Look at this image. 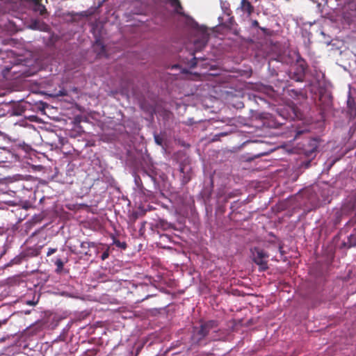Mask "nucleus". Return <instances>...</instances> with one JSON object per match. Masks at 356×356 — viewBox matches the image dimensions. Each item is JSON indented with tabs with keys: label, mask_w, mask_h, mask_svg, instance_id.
<instances>
[{
	"label": "nucleus",
	"mask_w": 356,
	"mask_h": 356,
	"mask_svg": "<svg viewBox=\"0 0 356 356\" xmlns=\"http://www.w3.org/2000/svg\"><path fill=\"white\" fill-rule=\"evenodd\" d=\"M217 326L218 324L216 321H209L202 323L199 328H195L192 337L193 341L199 343L207 336L211 330L217 327Z\"/></svg>",
	"instance_id": "obj_1"
},
{
	"label": "nucleus",
	"mask_w": 356,
	"mask_h": 356,
	"mask_svg": "<svg viewBox=\"0 0 356 356\" xmlns=\"http://www.w3.org/2000/svg\"><path fill=\"white\" fill-rule=\"evenodd\" d=\"M269 255L262 249L255 248L253 252V261L259 266V270L264 272L268 268V261Z\"/></svg>",
	"instance_id": "obj_2"
},
{
	"label": "nucleus",
	"mask_w": 356,
	"mask_h": 356,
	"mask_svg": "<svg viewBox=\"0 0 356 356\" xmlns=\"http://www.w3.org/2000/svg\"><path fill=\"white\" fill-rule=\"evenodd\" d=\"M318 147V140L316 138L308 139L305 143L302 145V153L306 157L313 159L316 155L317 149Z\"/></svg>",
	"instance_id": "obj_3"
},
{
	"label": "nucleus",
	"mask_w": 356,
	"mask_h": 356,
	"mask_svg": "<svg viewBox=\"0 0 356 356\" xmlns=\"http://www.w3.org/2000/svg\"><path fill=\"white\" fill-rule=\"evenodd\" d=\"M307 68V65L304 60H298L296 63V69L293 72H291L292 74L290 76L291 78L296 81L302 82L305 76Z\"/></svg>",
	"instance_id": "obj_4"
},
{
	"label": "nucleus",
	"mask_w": 356,
	"mask_h": 356,
	"mask_svg": "<svg viewBox=\"0 0 356 356\" xmlns=\"http://www.w3.org/2000/svg\"><path fill=\"white\" fill-rule=\"evenodd\" d=\"M102 245V244H97L95 242H90V241H83L81 243L80 247L83 250L81 253L85 254L86 256H92V252L90 251V248H95V253L97 254L101 248L100 246Z\"/></svg>",
	"instance_id": "obj_5"
},
{
	"label": "nucleus",
	"mask_w": 356,
	"mask_h": 356,
	"mask_svg": "<svg viewBox=\"0 0 356 356\" xmlns=\"http://www.w3.org/2000/svg\"><path fill=\"white\" fill-rule=\"evenodd\" d=\"M27 5L36 13H39L40 15H42L46 12V8L40 2V0H23Z\"/></svg>",
	"instance_id": "obj_6"
},
{
	"label": "nucleus",
	"mask_w": 356,
	"mask_h": 356,
	"mask_svg": "<svg viewBox=\"0 0 356 356\" xmlns=\"http://www.w3.org/2000/svg\"><path fill=\"white\" fill-rule=\"evenodd\" d=\"M289 95L295 99L305 100L307 98V93L302 90L291 89L288 90Z\"/></svg>",
	"instance_id": "obj_7"
},
{
	"label": "nucleus",
	"mask_w": 356,
	"mask_h": 356,
	"mask_svg": "<svg viewBox=\"0 0 356 356\" xmlns=\"http://www.w3.org/2000/svg\"><path fill=\"white\" fill-rule=\"evenodd\" d=\"M208 41L209 35L203 34L194 43L195 51H201L207 45Z\"/></svg>",
	"instance_id": "obj_8"
},
{
	"label": "nucleus",
	"mask_w": 356,
	"mask_h": 356,
	"mask_svg": "<svg viewBox=\"0 0 356 356\" xmlns=\"http://www.w3.org/2000/svg\"><path fill=\"white\" fill-rule=\"evenodd\" d=\"M353 247H356V233L355 234H351L348 237V241H343L341 243V248L349 249V248H353Z\"/></svg>",
	"instance_id": "obj_9"
},
{
	"label": "nucleus",
	"mask_w": 356,
	"mask_h": 356,
	"mask_svg": "<svg viewBox=\"0 0 356 356\" xmlns=\"http://www.w3.org/2000/svg\"><path fill=\"white\" fill-rule=\"evenodd\" d=\"M180 171L183 174L181 182L183 184H186L191 179V169H187L186 166H181Z\"/></svg>",
	"instance_id": "obj_10"
},
{
	"label": "nucleus",
	"mask_w": 356,
	"mask_h": 356,
	"mask_svg": "<svg viewBox=\"0 0 356 356\" xmlns=\"http://www.w3.org/2000/svg\"><path fill=\"white\" fill-rule=\"evenodd\" d=\"M348 113L350 117L354 118L356 116V104L355 100L349 97L347 101Z\"/></svg>",
	"instance_id": "obj_11"
},
{
	"label": "nucleus",
	"mask_w": 356,
	"mask_h": 356,
	"mask_svg": "<svg viewBox=\"0 0 356 356\" xmlns=\"http://www.w3.org/2000/svg\"><path fill=\"white\" fill-rule=\"evenodd\" d=\"M241 7V10L247 13L248 15H250L254 12L253 6L248 0H242Z\"/></svg>",
	"instance_id": "obj_12"
},
{
	"label": "nucleus",
	"mask_w": 356,
	"mask_h": 356,
	"mask_svg": "<svg viewBox=\"0 0 356 356\" xmlns=\"http://www.w3.org/2000/svg\"><path fill=\"white\" fill-rule=\"evenodd\" d=\"M39 254V250L35 248H30L25 250L22 254V257H33Z\"/></svg>",
	"instance_id": "obj_13"
},
{
	"label": "nucleus",
	"mask_w": 356,
	"mask_h": 356,
	"mask_svg": "<svg viewBox=\"0 0 356 356\" xmlns=\"http://www.w3.org/2000/svg\"><path fill=\"white\" fill-rule=\"evenodd\" d=\"M93 47L95 51H97L98 55H102L106 53V47L100 40H96Z\"/></svg>",
	"instance_id": "obj_14"
},
{
	"label": "nucleus",
	"mask_w": 356,
	"mask_h": 356,
	"mask_svg": "<svg viewBox=\"0 0 356 356\" xmlns=\"http://www.w3.org/2000/svg\"><path fill=\"white\" fill-rule=\"evenodd\" d=\"M113 243L115 245L116 247L120 248L122 250H125L127 248V245L125 242H121L118 239H117L114 236H112Z\"/></svg>",
	"instance_id": "obj_15"
},
{
	"label": "nucleus",
	"mask_w": 356,
	"mask_h": 356,
	"mask_svg": "<svg viewBox=\"0 0 356 356\" xmlns=\"http://www.w3.org/2000/svg\"><path fill=\"white\" fill-rule=\"evenodd\" d=\"M54 264L56 266V273L58 274L60 273L63 270L64 262L62 261L61 259L58 258L54 262Z\"/></svg>",
	"instance_id": "obj_16"
},
{
	"label": "nucleus",
	"mask_w": 356,
	"mask_h": 356,
	"mask_svg": "<svg viewBox=\"0 0 356 356\" xmlns=\"http://www.w3.org/2000/svg\"><path fill=\"white\" fill-rule=\"evenodd\" d=\"M8 154L9 152L6 149H0V164L7 161Z\"/></svg>",
	"instance_id": "obj_17"
},
{
	"label": "nucleus",
	"mask_w": 356,
	"mask_h": 356,
	"mask_svg": "<svg viewBox=\"0 0 356 356\" xmlns=\"http://www.w3.org/2000/svg\"><path fill=\"white\" fill-rule=\"evenodd\" d=\"M109 254H110V248H109V247H106V250L104 251V252L101 255V259L102 261L106 260L109 257Z\"/></svg>",
	"instance_id": "obj_18"
},
{
	"label": "nucleus",
	"mask_w": 356,
	"mask_h": 356,
	"mask_svg": "<svg viewBox=\"0 0 356 356\" xmlns=\"http://www.w3.org/2000/svg\"><path fill=\"white\" fill-rule=\"evenodd\" d=\"M172 6L175 7L176 10L177 8H182L181 6V3L179 0H169Z\"/></svg>",
	"instance_id": "obj_19"
},
{
	"label": "nucleus",
	"mask_w": 356,
	"mask_h": 356,
	"mask_svg": "<svg viewBox=\"0 0 356 356\" xmlns=\"http://www.w3.org/2000/svg\"><path fill=\"white\" fill-rule=\"evenodd\" d=\"M252 27H256V28H259L263 31H266L265 28H261V27L259 26V22H258L257 20H252Z\"/></svg>",
	"instance_id": "obj_20"
},
{
	"label": "nucleus",
	"mask_w": 356,
	"mask_h": 356,
	"mask_svg": "<svg viewBox=\"0 0 356 356\" xmlns=\"http://www.w3.org/2000/svg\"><path fill=\"white\" fill-rule=\"evenodd\" d=\"M154 140H155L156 143L159 145H161L163 143L162 138L158 135L154 136Z\"/></svg>",
	"instance_id": "obj_21"
},
{
	"label": "nucleus",
	"mask_w": 356,
	"mask_h": 356,
	"mask_svg": "<svg viewBox=\"0 0 356 356\" xmlns=\"http://www.w3.org/2000/svg\"><path fill=\"white\" fill-rule=\"evenodd\" d=\"M8 210V205L6 202H0V211Z\"/></svg>",
	"instance_id": "obj_22"
},
{
	"label": "nucleus",
	"mask_w": 356,
	"mask_h": 356,
	"mask_svg": "<svg viewBox=\"0 0 356 356\" xmlns=\"http://www.w3.org/2000/svg\"><path fill=\"white\" fill-rule=\"evenodd\" d=\"M57 251V248H49L48 249V251H47V255L49 257L51 254H53L54 253H55Z\"/></svg>",
	"instance_id": "obj_23"
},
{
	"label": "nucleus",
	"mask_w": 356,
	"mask_h": 356,
	"mask_svg": "<svg viewBox=\"0 0 356 356\" xmlns=\"http://www.w3.org/2000/svg\"><path fill=\"white\" fill-rule=\"evenodd\" d=\"M312 159H309V161L305 162L302 165H304L305 168H307L310 166Z\"/></svg>",
	"instance_id": "obj_24"
},
{
	"label": "nucleus",
	"mask_w": 356,
	"mask_h": 356,
	"mask_svg": "<svg viewBox=\"0 0 356 356\" xmlns=\"http://www.w3.org/2000/svg\"><path fill=\"white\" fill-rule=\"evenodd\" d=\"M38 25H39V23L37 22H35L34 23H33L31 24V28L33 29H39Z\"/></svg>",
	"instance_id": "obj_25"
},
{
	"label": "nucleus",
	"mask_w": 356,
	"mask_h": 356,
	"mask_svg": "<svg viewBox=\"0 0 356 356\" xmlns=\"http://www.w3.org/2000/svg\"><path fill=\"white\" fill-rule=\"evenodd\" d=\"M13 264H19L20 262V259L19 258H15L13 260Z\"/></svg>",
	"instance_id": "obj_26"
},
{
	"label": "nucleus",
	"mask_w": 356,
	"mask_h": 356,
	"mask_svg": "<svg viewBox=\"0 0 356 356\" xmlns=\"http://www.w3.org/2000/svg\"><path fill=\"white\" fill-rule=\"evenodd\" d=\"M7 323V320H3V321H0V327L3 325V324H6Z\"/></svg>",
	"instance_id": "obj_27"
},
{
	"label": "nucleus",
	"mask_w": 356,
	"mask_h": 356,
	"mask_svg": "<svg viewBox=\"0 0 356 356\" xmlns=\"http://www.w3.org/2000/svg\"><path fill=\"white\" fill-rule=\"evenodd\" d=\"M196 60H197V58H196V57H194V58H193V60H194V61H195V62H194V63L193 64V66H194L195 65H196Z\"/></svg>",
	"instance_id": "obj_28"
},
{
	"label": "nucleus",
	"mask_w": 356,
	"mask_h": 356,
	"mask_svg": "<svg viewBox=\"0 0 356 356\" xmlns=\"http://www.w3.org/2000/svg\"><path fill=\"white\" fill-rule=\"evenodd\" d=\"M3 232V229L2 227H0V234H2Z\"/></svg>",
	"instance_id": "obj_29"
},
{
	"label": "nucleus",
	"mask_w": 356,
	"mask_h": 356,
	"mask_svg": "<svg viewBox=\"0 0 356 356\" xmlns=\"http://www.w3.org/2000/svg\"><path fill=\"white\" fill-rule=\"evenodd\" d=\"M140 352V350H137V352H136V355L138 354V353Z\"/></svg>",
	"instance_id": "obj_30"
},
{
	"label": "nucleus",
	"mask_w": 356,
	"mask_h": 356,
	"mask_svg": "<svg viewBox=\"0 0 356 356\" xmlns=\"http://www.w3.org/2000/svg\"><path fill=\"white\" fill-rule=\"evenodd\" d=\"M140 352V350H137V352H136V355L138 354V353Z\"/></svg>",
	"instance_id": "obj_31"
},
{
	"label": "nucleus",
	"mask_w": 356,
	"mask_h": 356,
	"mask_svg": "<svg viewBox=\"0 0 356 356\" xmlns=\"http://www.w3.org/2000/svg\"><path fill=\"white\" fill-rule=\"evenodd\" d=\"M301 134V131H298V132L297 133V135H299V134Z\"/></svg>",
	"instance_id": "obj_32"
},
{
	"label": "nucleus",
	"mask_w": 356,
	"mask_h": 356,
	"mask_svg": "<svg viewBox=\"0 0 356 356\" xmlns=\"http://www.w3.org/2000/svg\"><path fill=\"white\" fill-rule=\"evenodd\" d=\"M257 0H255V1H257Z\"/></svg>",
	"instance_id": "obj_33"
}]
</instances>
